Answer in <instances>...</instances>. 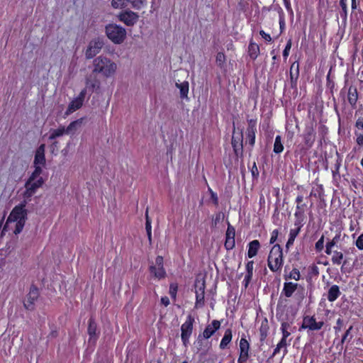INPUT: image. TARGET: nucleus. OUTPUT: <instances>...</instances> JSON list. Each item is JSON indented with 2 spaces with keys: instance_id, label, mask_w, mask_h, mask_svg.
<instances>
[{
  "instance_id": "obj_1",
  "label": "nucleus",
  "mask_w": 363,
  "mask_h": 363,
  "mask_svg": "<svg viewBox=\"0 0 363 363\" xmlns=\"http://www.w3.org/2000/svg\"><path fill=\"white\" fill-rule=\"evenodd\" d=\"M43 184V179H28L24 185L25 191L23 193L24 201L13 208L7 218L3 231L7 229L13 230V233L17 235L23 230L27 220V210L26 209L27 202L30 201L31 197Z\"/></svg>"
},
{
  "instance_id": "obj_2",
  "label": "nucleus",
  "mask_w": 363,
  "mask_h": 363,
  "mask_svg": "<svg viewBox=\"0 0 363 363\" xmlns=\"http://www.w3.org/2000/svg\"><path fill=\"white\" fill-rule=\"evenodd\" d=\"M117 69V64L106 56L100 55L93 60L92 72L104 78L114 76Z\"/></svg>"
},
{
  "instance_id": "obj_3",
  "label": "nucleus",
  "mask_w": 363,
  "mask_h": 363,
  "mask_svg": "<svg viewBox=\"0 0 363 363\" xmlns=\"http://www.w3.org/2000/svg\"><path fill=\"white\" fill-rule=\"evenodd\" d=\"M283 262L282 249L279 245H274L269 252L267 265L272 272H276L281 269Z\"/></svg>"
},
{
  "instance_id": "obj_4",
  "label": "nucleus",
  "mask_w": 363,
  "mask_h": 363,
  "mask_svg": "<svg viewBox=\"0 0 363 363\" xmlns=\"http://www.w3.org/2000/svg\"><path fill=\"white\" fill-rule=\"evenodd\" d=\"M106 34L115 44L122 43L126 37V30L117 24L111 23L106 26Z\"/></svg>"
},
{
  "instance_id": "obj_5",
  "label": "nucleus",
  "mask_w": 363,
  "mask_h": 363,
  "mask_svg": "<svg viewBox=\"0 0 363 363\" xmlns=\"http://www.w3.org/2000/svg\"><path fill=\"white\" fill-rule=\"evenodd\" d=\"M194 318L191 315H188L186 321L182 325L181 327V337L183 344L186 346L189 343V340L193 331V324Z\"/></svg>"
},
{
  "instance_id": "obj_6",
  "label": "nucleus",
  "mask_w": 363,
  "mask_h": 363,
  "mask_svg": "<svg viewBox=\"0 0 363 363\" xmlns=\"http://www.w3.org/2000/svg\"><path fill=\"white\" fill-rule=\"evenodd\" d=\"M150 272L158 279L165 277L166 272L164 269V260L162 256H157L156 257L155 264L150 266Z\"/></svg>"
},
{
  "instance_id": "obj_7",
  "label": "nucleus",
  "mask_w": 363,
  "mask_h": 363,
  "mask_svg": "<svg viewBox=\"0 0 363 363\" xmlns=\"http://www.w3.org/2000/svg\"><path fill=\"white\" fill-rule=\"evenodd\" d=\"M118 18L126 26H133L138 22L139 16L130 10H125L118 15Z\"/></svg>"
},
{
  "instance_id": "obj_8",
  "label": "nucleus",
  "mask_w": 363,
  "mask_h": 363,
  "mask_svg": "<svg viewBox=\"0 0 363 363\" xmlns=\"http://www.w3.org/2000/svg\"><path fill=\"white\" fill-rule=\"evenodd\" d=\"M38 297L39 291L38 288L35 286H31L30 288V291L24 301L25 308L28 310H33L35 302L38 300Z\"/></svg>"
},
{
  "instance_id": "obj_9",
  "label": "nucleus",
  "mask_w": 363,
  "mask_h": 363,
  "mask_svg": "<svg viewBox=\"0 0 363 363\" xmlns=\"http://www.w3.org/2000/svg\"><path fill=\"white\" fill-rule=\"evenodd\" d=\"M323 321L317 322L313 316H306L303 318L301 329H308L310 330H319L323 326Z\"/></svg>"
},
{
  "instance_id": "obj_10",
  "label": "nucleus",
  "mask_w": 363,
  "mask_h": 363,
  "mask_svg": "<svg viewBox=\"0 0 363 363\" xmlns=\"http://www.w3.org/2000/svg\"><path fill=\"white\" fill-rule=\"evenodd\" d=\"M103 47V42L99 39L91 40L87 47L85 52L86 59H91L96 55Z\"/></svg>"
},
{
  "instance_id": "obj_11",
  "label": "nucleus",
  "mask_w": 363,
  "mask_h": 363,
  "mask_svg": "<svg viewBox=\"0 0 363 363\" xmlns=\"http://www.w3.org/2000/svg\"><path fill=\"white\" fill-rule=\"evenodd\" d=\"M195 294H196V308L203 307L204 305V294H205V283L204 281H198L195 284Z\"/></svg>"
},
{
  "instance_id": "obj_12",
  "label": "nucleus",
  "mask_w": 363,
  "mask_h": 363,
  "mask_svg": "<svg viewBox=\"0 0 363 363\" xmlns=\"http://www.w3.org/2000/svg\"><path fill=\"white\" fill-rule=\"evenodd\" d=\"M85 97V90H83L80 92L78 97L73 99L70 104L68 106V108L65 112V114L67 116L69 115L70 113L74 112L75 111L80 108L83 104V101Z\"/></svg>"
},
{
  "instance_id": "obj_13",
  "label": "nucleus",
  "mask_w": 363,
  "mask_h": 363,
  "mask_svg": "<svg viewBox=\"0 0 363 363\" xmlns=\"http://www.w3.org/2000/svg\"><path fill=\"white\" fill-rule=\"evenodd\" d=\"M240 357L238 358V363H243L247 361L249 357L250 344L248 341L245 338L242 337L240 340Z\"/></svg>"
},
{
  "instance_id": "obj_14",
  "label": "nucleus",
  "mask_w": 363,
  "mask_h": 363,
  "mask_svg": "<svg viewBox=\"0 0 363 363\" xmlns=\"http://www.w3.org/2000/svg\"><path fill=\"white\" fill-rule=\"evenodd\" d=\"M87 332H88V335H89L88 342L89 345L94 346L98 340L99 333L97 332L96 323L92 318H91L89 320V326H88Z\"/></svg>"
},
{
  "instance_id": "obj_15",
  "label": "nucleus",
  "mask_w": 363,
  "mask_h": 363,
  "mask_svg": "<svg viewBox=\"0 0 363 363\" xmlns=\"http://www.w3.org/2000/svg\"><path fill=\"white\" fill-rule=\"evenodd\" d=\"M235 230L234 227H233L230 223H228V226L225 233V247L227 250H232L235 247Z\"/></svg>"
},
{
  "instance_id": "obj_16",
  "label": "nucleus",
  "mask_w": 363,
  "mask_h": 363,
  "mask_svg": "<svg viewBox=\"0 0 363 363\" xmlns=\"http://www.w3.org/2000/svg\"><path fill=\"white\" fill-rule=\"evenodd\" d=\"M257 121L254 119L248 120V126L246 131L247 140L249 141V144L252 147L255 143V133L257 132L256 128Z\"/></svg>"
},
{
  "instance_id": "obj_17",
  "label": "nucleus",
  "mask_w": 363,
  "mask_h": 363,
  "mask_svg": "<svg viewBox=\"0 0 363 363\" xmlns=\"http://www.w3.org/2000/svg\"><path fill=\"white\" fill-rule=\"evenodd\" d=\"M220 327V322L217 320L212 321L211 324H208L203 333V337L204 339L210 338Z\"/></svg>"
},
{
  "instance_id": "obj_18",
  "label": "nucleus",
  "mask_w": 363,
  "mask_h": 363,
  "mask_svg": "<svg viewBox=\"0 0 363 363\" xmlns=\"http://www.w3.org/2000/svg\"><path fill=\"white\" fill-rule=\"evenodd\" d=\"M45 145H40L38 148L36 150L35 158H34V165H41L43 166L45 164Z\"/></svg>"
},
{
  "instance_id": "obj_19",
  "label": "nucleus",
  "mask_w": 363,
  "mask_h": 363,
  "mask_svg": "<svg viewBox=\"0 0 363 363\" xmlns=\"http://www.w3.org/2000/svg\"><path fill=\"white\" fill-rule=\"evenodd\" d=\"M303 136L306 146L311 147L315 141V134L314 130L311 127H307Z\"/></svg>"
},
{
  "instance_id": "obj_20",
  "label": "nucleus",
  "mask_w": 363,
  "mask_h": 363,
  "mask_svg": "<svg viewBox=\"0 0 363 363\" xmlns=\"http://www.w3.org/2000/svg\"><path fill=\"white\" fill-rule=\"evenodd\" d=\"M232 145L236 154L238 151L242 150V131L238 133L233 132L232 137Z\"/></svg>"
},
{
  "instance_id": "obj_21",
  "label": "nucleus",
  "mask_w": 363,
  "mask_h": 363,
  "mask_svg": "<svg viewBox=\"0 0 363 363\" xmlns=\"http://www.w3.org/2000/svg\"><path fill=\"white\" fill-rule=\"evenodd\" d=\"M298 284L293 282H285L281 291V295H284L286 297L289 298L297 289Z\"/></svg>"
},
{
  "instance_id": "obj_22",
  "label": "nucleus",
  "mask_w": 363,
  "mask_h": 363,
  "mask_svg": "<svg viewBox=\"0 0 363 363\" xmlns=\"http://www.w3.org/2000/svg\"><path fill=\"white\" fill-rule=\"evenodd\" d=\"M260 247L259 242L257 240L251 241L248 245L247 256L249 258H252L257 255V252Z\"/></svg>"
},
{
  "instance_id": "obj_23",
  "label": "nucleus",
  "mask_w": 363,
  "mask_h": 363,
  "mask_svg": "<svg viewBox=\"0 0 363 363\" xmlns=\"http://www.w3.org/2000/svg\"><path fill=\"white\" fill-rule=\"evenodd\" d=\"M82 123V119H78L71 122L69 125L65 128L67 135H74L76 131L79 128Z\"/></svg>"
},
{
  "instance_id": "obj_24",
  "label": "nucleus",
  "mask_w": 363,
  "mask_h": 363,
  "mask_svg": "<svg viewBox=\"0 0 363 363\" xmlns=\"http://www.w3.org/2000/svg\"><path fill=\"white\" fill-rule=\"evenodd\" d=\"M291 339H290L289 341L286 339L281 338V340L279 342V343L277 345L276 348L274 350L273 352V356L278 354L281 350H284V354L287 353V346L290 345Z\"/></svg>"
},
{
  "instance_id": "obj_25",
  "label": "nucleus",
  "mask_w": 363,
  "mask_h": 363,
  "mask_svg": "<svg viewBox=\"0 0 363 363\" xmlns=\"http://www.w3.org/2000/svg\"><path fill=\"white\" fill-rule=\"evenodd\" d=\"M347 99L352 106H354L358 99V94L357 89L350 86L348 90Z\"/></svg>"
},
{
  "instance_id": "obj_26",
  "label": "nucleus",
  "mask_w": 363,
  "mask_h": 363,
  "mask_svg": "<svg viewBox=\"0 0 363 363\" xmlns=\"http://www.w3.org/2000/svg\"><path fill=\"white\" fill-rule=\"evenodd\" d=\"M233 337L232 330L230 329H227L225 331L224 336L222 338L220 343V348L221 350H224L227 347L228 345L231 342Z\"/></svg>"
},
{
  "instance_id": "obj_27",
  "label": "nucleus",
  "mask_w": 363,
  "mask_h": 363,
  "mask_svg": "<svg viewBox=\"0 0 363 363\" xmlns=\"http://www.w3.org/2000/svg\"><path fill=\"white\" fill-rule=\"evenodd\" d=\"M340 295V291L339 286L337 285H333L328 291V300L330 302H333L338 298Z\"/></svg>"
},
{
  "instance_id": "obj_28",
  "label": "nucleus",
  "mask_w": 363,
  "mask_h": 363,
  "mask_svg": "<svg viewBox=\"0 0 363 363\" xmlns=\"http://www.w3.org/2000/svg\"><path fill=\"white\" fill-rule=\"evenodd\" d=\"M301 230V226L298 225L296 228L291 229L289 233V237L288 241L286 244V247L289 248L291 245H293L295 238L298 235Z\"/></svg>"
},
{
  "instance_id": "obj_29",
  "label": "nucleus",
  "mask_w": 363,
  "mask_h": 363,
  "mask_svg": "<svg viewBox=\"0 0 363 363\" xmlns=\"http://www.w3.org/2000/svg\"><path fill=\"white\" fill-rule=\"evenodd\" d=\"M65 134H67L65 128L64 126L60 125L57 128L52 129L50 130L49 140H52L62 136Z\"/></svg>"
},
{
  "instance_id": "obj_30",
  "label": "nucleus",
  "mask_w": 363,
  "mask_h": 363,
  "mask_svg": "<svg viewBox=\"0 0 363 363\" xmlns=\"http://www.w3.org/2000/svg\"><path fill=\"white\" fill-rule=\"evenodd\" d=\"M130 0H111V6L115 9H123L128 7Z\"/></svg>"
},
{
  "instance_id": "obj_31",
  "label": "nucleus",
  "mask_w": 363,
  "mask_h": 363,
  "mask_svg": "<svg viewBox=\"0 0 363 363\" xmlns=\"http://www.w3.org/2000/svg\"><path fill=\"white\" fill-rule=\"evenodd\" d=\"M176 86L179 89L181 98L187 97L189 93V83L187 82H184L179 84L176 83Z\"/></svg>"
},
{
  "instance_id": "obj_32",
  "label": "nucleus",
  "mask_w": 363,
  "mask_h": 363,
  "mask_svg": "<svg viewBox=\"0 0 363 363\" xmlns=\"http://www.w3.org/2000/svg\"><path fill=\"white\" fill-rule=\"evenodd\" d=\"M248 52L251 58L256 59L259 52L258 45L255 43H250L248 47Z\"/></svg>"
},
{
  "instance_id": "obj_33",
  "label": "nucleus",
  "mask_w": 363,
  "mask_h": 363,
  "mask_svg": "<svg viewBox=\"0 0 363 363\" xmlns=\"http://www.w3.org/2000/svg\"><path fill=\"white\" fill-rule=\"evenodd\" d=\"M273 150L277 154L281 153L284 150V146L280 135H277L275 138Z\"/></svg>"
},
{
  "instance_id": "obj_34",
  "label": "nucleus",
  "mask_w": 363,
  "mask_h": 363,
  "mask_svg": "<svg viewBox=\"0 0 363 363\" xmlns=\"http://www.w3.org/2000/svg\"><path fill=\"white\" fill-rule=\"evenodd\" d=\"M145 219H146V223H145V229H146V231H147V237H148V240L150 241V242H151V240H152V226H151V220L148 216V212H147V209L146 210V213H145Z\"/></svg>"
},
{
  "instance_id": "obj_35",
  "label": "nucleus",
  "mask_w": 363,
  "mask_h": 363,
  "mask_svg": "<svg viewBox=\"0 0 363 363\" xmlns=\"http://www.w3.org/2000/svg\"><path fill=\"white\" fill-rule=\"evenodd\" d=\"M35 169L33 172V173L30 174L29 178L33 179H43V177L40 176L43 172V169L41 168V165H34Z\"/></svg>"
},
{
  "instance_id": "obj_36",
  "label": "nucleus",
  "mask_w": 363,
  "mask_h": 363,
  "mask_svg": "<svg viewBox=\"0 0 363 363\" xmlns=\"http://www.w3.org/2000/svg\"><path fill=\"white\" fill-rule=\"evenodd\" d=\"M343 259V254L341 252L334 251L332 257V262L334 264H340Z\"/></svg>"
},
{
  "instance_id": "obj_37",
  "label": "nucleus",
  "mask_w": 363,
  "mask_h": 363,
  "mask_svg": "<svg viewBox=\"0 0 363 363\" xmlns=\"http://www.w3.org/2000/svg\"><path fill=\"white\" fill-rule=\"evenodd\" d=\"M133 9L140 10L146 6V0H130Z\"/></svg>"
},
{
  "instance_id": "obj_38",
  "label": "nucleus",
  "mask_w": 363,
  "mask_h": 363,
  "mask_svg": "<svg viewBox=\"0 0 363 363\" xmlns=\"http://www.w3.org/2000/svg\"><path fill=\"white\" fill-rule=\"evenodd\" d=\"M301 274L300 272L298 269H293L290 273L285 276V279H294L296 281H298L300 279Z\"/></svg>"
},
{
  "instance_id": "obj_39",
  "label": "nucleus",
  "mask_w": 363,
  "mask_h": 363,
  "mask_svg": "<svg viewBox=\"0 0 363 363\" xmlns=\"http://www.w3.org/2000/svg\"><path fill=\"white\" fill-rule=\"evenodd\" d=\"M347 1L348 0H340V6L342 9L340 15L344 19H346L347 16Z\"/></svg>"
},
{
  "instance_id": "obj_40",
  "label": "nucleus",
  "mask_w": 363,
  "mask_h": 363,
  "mask_svg": "<svg viewBox=\"0 0 363 363\" xmlns=\"http://www.w3.org/2000/svg\"><path fill=\"white\" fill-rule=\"evenodd\" d=\"M305 206H306V204H304V203L302 204L301 203L299 204L298 203L296 205V211L294 213L295 217L300 218L303 216Z\"/></svg>"
},
{
  "instance_id": "obj_41",
  "label": "nucleus",
  "mask_w": 363,
  "mask_h": 363,
  "mask_svg": "<svg viewBox=\"0 0 363 363\" xmlns=\"http://www.w3.org/2000/svg\"><path fill=\"white\" fill-rule=\"evenodd\" d=\"M279 23L281 32H283V30L285 28V18H284V14L282 11L279 13Z\"/></svg>"
},
{
  "instance_id": "obj_42",
  "label": "nucleus",
  "mask_w": 363,
  "mask_h": 363,
  "mask_svg": "<svg viewBox=\"0 0 363 363\" xmlns=\"http://www.w3.org/2000/svg\"><path fill=\"white\" fill-rule=\"evenodd\" d=\"M324 247V236L322 235L321 238L316 242L315 243V249L318 251H321Z\"/></svg>"
},
{
  "instance_id": "obj_43",
  "label": "nucleus",
  "mask_w": 363,
  "mask_h": 363,
  "mask_svg": "<svg viewBox=\"0 0 363 363\" xmlns=\"http://www.w3.org/2000/svg\"><path fill=\"white\" fill-rule=\"evenodd\" d=\"M291 48V40H289L283 51V56L284 58H287L289 54L290 49Z\"/></svg>"
},
{
  "instance_id": "obj_44",
  "label": "nucleus",
  "mask_w": 363,
  "mask_h": 363,
  "mask_svg": "<svg viewBox=\"0 0 363 363\" xmlns=\"http://www.w3.org/2000/svg\"><path fill=\"white\" fill-rule=\"evenodd\" d=\"M356 246L359 250H363V233L361 234L356 240Z\"/></svg>"
},
{
  "instance_id": "obj_45",
  "label": "nucleus",
  "mask_w": 363,
  "mask_h": 363,
  "mask_svg": "<svg viewBox=\"0 0 363 363\" xmlns=\"http://www.w3.org/2000/svg\"><path fill=\"white\" fill-rule=\"evenodd\" d=\"M342 325V320L341 318H338L336 322V325L334 326V330L335 333H337L341 331Z\"/></svg>"
},
{
  "instance_id": "obj_46",
  "label": "nucleus",
  "mask_w": 363,
  "mask_h": 363,
  "mask_svg": "<svg viewBox=\"0 0 363 363\" xmlns=\"http://www.w3.org/2000/svg\"><path fill=\"white\" fill-rule=\"evenodd\" d=\"M253 266H254L253 261L247 262V263L246 264L247 274H253Z\"/></svg>"
},
{
  "instance_id": "obj_47",
  "label": "nucleus",
  "mask_w": 363,
  "mask_h": 363,
  "mask_svg": "<svg viewBox=\"0 0 363 363\" xmlns=\"http://www.w3.org/2000/svg\"><path fill=\"white\" fill-rule=\"evenodd\" d=\"M86 86L88 87L92 88L93 89L95 88H99V82L95 81L93 82H91L90 80L87 79Z\"/></svg>"
},
{
  "instance_id": "obj_48",
  "label": "nucleus",
  "mask_w": 363,
  "mask_h": 363,
  "mask_svg": "<svg viewBox=\"0 0 363 363\" xmlns=\"http://www.w3.org/2000/svg\"><path fill=\"white\" fill-rule=\"evenodd\" d=\"M260 340L261 341H263L266 337H267V330L266 328H264L263 326H262L260 328Z\"/></svg>"
},
{
  "instance_id": "obj_49",
  "label": "nucleus",
  "mask_w": 363,
  "mask_h": 363,
  "mask_svg": "<svg viewBox=\"0 0 363 363\" xmlns=\"http://www.w3.org/2000/svg\"><path fill=\"white\" fill-rule=\"evenodd\" d=\"M224 61L225 55L221 52L218 53L216 56V62L219 64V65H221L224 62Z\"/></svg>"
},
{
  "instance_id": "obj_50",
  "label": "nucleus",
  "mask_w": 363,
  "mask_h": 363,
  "mask_svg": "<svg viewBox=\"0 0 363 363\" xmlns=\"http://www.w3.org/2000/svg\"><path fill=\"white\" fill-rule=\"evenodd\" d=\"M340 240V235H336L331 241L328 242L327 245H330V247H333Z\"/></svg>"
},
{
  "instance_id": "obj_51",
  "label": "nucleus",
  "mask_w": 363,
  "mask_h": 363,
  "mask_svg": "<svg viewBox=\"0 0 363 363\" xmlns=\"http://www.w3.org/2000/svg\"><path fill=\"white\" fill-rule=\"evenodd\" d=\"M177 287L174 284H171L169 287V294L172 297L175 298L177 295Z\"/></svg>"
},
{
  "instance_id": "obj_52",
  "label": "nucleus",
  "mask_w": 363,
  "mask_h": 363,
  "mask_svg": "<svg viewBox=\"0 0 363 363\" xmlns=\"http://www.w3.org/2000/svg\"><path fill=\"white\" fill-rule=\"evenodd\" d=\"M260 35L267 42L272 41V38L269 34L265 33L264 30L259 31Z\"/></svg>"
},
{
  "instance_id": "obj_53",
  "label": "nucleus",
  "mask_w": 363,
  "mask_h": 363,
  "mask_svg": "<svg viewBox=\"0 0 363 363\" xmlns=\"http://www.w3.org/2000/svg\"><path fill=\"white\" fill-rule=\"evenodd\" d=\"M352 330V326H350L347 330V331L345 332V333L344 334V335L342 336V340H341V344L342 345L347 339V337L349 336L351 330Z\"/></svg>"
},
{
  "instance_id": "obj_54",
  "label": "nucleus",
  "mask_w": 363,
  "mask_h": 363,
  "mask_svg": "<svg viewBox=\"0 0 363 363\" xmlns=\"http://www.w3.org/2000/svg\"><path fill=\"white\" fill-rule=\"evenodd\" d=\"M278 234H279L278 230H274L272 231V236L270 238V243H274L277 240Z\"/></svg>"
},
{
  "instance_id": "obj_55",
  "label": "nucleus",
  "mask_w": 363,
  "mask_h": 363,
  "mask_svg": "<svg viewBox=\"0 0 363 363\" xmlns=\"http://www.w3.org/2000/svg\"><path fill=\"white\" fill-rule=\"evenodd\" d=\"M251 172L253 177H257L259 175L258 169L257 167L256 163L254 162L253 166L251 169Z\"/></svg>"
},
{
  "instance_id": "obj_56",
  "label": "nucleus",
  "mask_w": 363,
  "mask_h": 363,
  "mask_svg": "<svg viewBox=\"0 0 363 363\" xmlns=\"http://www.w3.org/2000/svg\"><path fill=\"white\" fill-rule=\"evenodd\" d=\"M355 125L359 129L363 128V118L362 117H359V118L356 121Z\"/></svg>"
},
{
  "instance_id": "obj_57",
  "label": "nucleus",
  "mask_w": 363,
  "mask_h": 363,
  "mask_svg": "<svg viewBox=\"0 0 363 363\" xmlns=\"http://www.w3.org/2000/svg\"><path fill=\"white\" fill-rule=\"evenodd\" d=\"M284 5H285V7H286V10L289 12H290L291 14H293V10H292V8L291 6V4H290L289 0H284Z\"/></svg>"
},
{
  "instance_id": "obj_58",
  "label": "nucleus",
  "mask_w": 363,
  "mask_h": 363,
  "mask_svg": "<svg viewBox=\"0 0 363 363\" xmlns=\"http://www.w3.org/2000/svg\"><path fill=\"white\" fill-rule=\"evenodd\" d=\"M291 328L290 324L288 322H283L281 325V330H289Z\"/></svg>"
},
{
  "instance_id": "obj_59",
  "label": "nucleus",
  "mask_w": 363,
  "mask_h": 363,
  "mask_svg": "<svg viewBox=\"0 0 363 363\" xmlns=\"http://www.w3.org/2000/svg\"><path fill=\"white\" fill-rule=\"evenodd\" d=\"M222 219V215L220 213H218L215 218L213 219V225L216 226L217 225L218 223H219L220 221V220Z\"/></svg>"
},
{
  "instance_id": "obj_60",
  "label": "nucleus",
  "mask_w": 363,
  "mask_h": 363,
  "mask_svg": "<svg viewBox=\"0 0 363 363\" xmlns=\"http://www.w3.org/2000/svg\"><path fill=\"white\" fill-rule=\"evenodd\" d=\"M161 303L164 306H167L169 304V299L167 296L162 297Z\"/></svg>"
},
{
  "instance_id": "obj_61",
  "label": "nucleus",
  "mask_w": 363,
  "mask_h": 363,
  "mask_svg": "<svg viewBox=\"0 0 363 363\" xmlns=\"http://www.w3.org/2000/svg\"><path fill=\"white\" fill-rule=\"evenodd\" d=\"M282 333V337L283 339L287 340V338L290 336L291 332L289 330H281Z\"/></svg>"
},
{
  "instance_id": "obj_62",
  "label": "nucleus",
  "mask_w": 363,
  "mask_h": 363,
  "mask_svg": "<svg viewBox=\"0 0 363 363\" xmlns=\"http://www.w3.org/2000/svg\"><path fill=\"white\" fill-rule=\"evenodd\" d=\"M211 191V199H213V202L215 204H218V196H217V194L216 193H214L213 191H212L211 190H210Z\"/></svg>"
},
{
  "instance_id": "obj_63",
  "label": "nucleus",
  "mask_w": 363,
  "mask_h": 363,
  "mask_svg": "<svg viewBox=\"0 0 363 363\" xmlns=\"http://www.w3.org/2000/svg\"><path fill=\"white\" fill-rule=\"evenodd\" d=\"M298 68H299V65H298V62H294L291 66V70L293 69H295L297 72V74H298Z\"/></svg>"
},
{
  "instance_id": "obj_64",
  "label": "nucleus",
  "mask_w": 363,
  "mask_h": 363,
  "mask_svg": "<svg viewBox=\"0 0 363 363\" xmlns=\"http://www.w3.org/2000/svg\"><path fill=\"white\" fill-rule=\"evenodd\" d=\"M357 143L359 145H363V135H359L357 138Z\"/></svg>"
}]
</instances>
